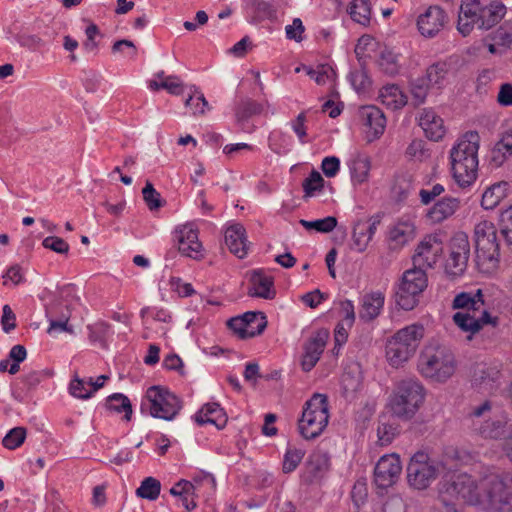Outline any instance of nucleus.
<instances>
[{
	"mask_svg": "<svg viewBox=\"0 0 512 512\" xmlns=\"http://www.w3.org/2000/svg\"><path fill=\"white\" fill-rule=\"evenodd\" d=\"M501 235L508 245H512V205L501 213Z\"/></svg>",
	"mask_w": 512,
	"mask_h": 512,
	"instance_id": "nucleus-57",
	"label": "nucleus"
},
{
	"mask_svg": "<svg viewBox=\"0 0 512 512\" xmlns=\"http://www.w3.org/2000/svg\"><path fill=\"white\" fill-rule=\"evenodd\" d=\"M18 43L29 50L39 51L47 46L48 41L38 35L23 34L18 37Z\"/></svg>",
	"mask_w": 512,
	"mask_h": 512,
	"instance_id": "nucleus-53",
	"label": "nucleus"
},
{
	"mask_svg": "<svg viewBox=\"0 0 512 512\" xmlns=\"http://www.w3.org/2000/svg\"><path fill=\"white\" fill-rule=\"evenodd\" d=\"M424 331L422 324L414 323L394 333L386 343L388 363L394 368L402 367L416 353Z\"/></svg>",
	"mask_w": 512,
	"mask_h": 512,
	"instance_id": "nucleus-4",
	"label": "nucleus"
},
{
	"mask_svg": "<svg viewBox=\"0 0 512 512\" xmlns=\"http://www.w3.org/2000/svg\"><path fill=\"white\" fill-rule=\"evenodd\" d=\"M309 75L319 85H332L335 79V72L329 66H320L310 71Z\"/></svg>",
	"mask_w": 512,
	"mask_h": 512,
	"instance_id": "nucleus-52",
	"label": "nucleus"
},
{
	"mask_svg": "<svg viewBox=\"0 0 512 512\" xmlns=\"http://www.w3.org/2000/svg\"><path fill=\"white\" fill-rule=\"evenodd\" d=\"M425 270L415 266L404 272L396 291V303L403 310L409 311L417 306L420 294L427 287Z\"/></svg>",
	"mask_w": 512,
	"mask_h": 512,
	"instance_id": "nucleus-12",
	"label": "nucleus"
},
{
	"mask_svg": "<svg viewBox=\"0 0 512 512\" xmlns=\"http://www.w3.org/2000/svg\"><path fill=\"white\" fill-rule=\"evenodd\" d=\"M224 238L231 253L240 259L247 255L249 243L243 225L240 223L228 225L225 230Z\"/></svg>",
	"mask_w": 512,
	"mask_h": 512,
	"instance_id": "nucleus-23",
	"label": "nucleus"
},
{
	"mask_svg": "<svg viewBox=\"0 0 512 512\" xmlns=\"http://www.w3.org/2000/svg\"><path fill=\"white\" fill-rule=\"evenodd\" d=\"M331 470V456L322 449L313 450L306 458L301 468L300 484L305 486H320L328 478Z\"/></svg>",
	"mask_w": 512,
	"mask_h": 512,
	"instance_id": "nucleus-13",
	"label": "nucleus"
},
{
	"mask_svg": "<svg viewBox=\"0 0 512 512\" xmlns=\"http://www.w3.org/2000/svg\"><path fill=\"white\" fill-rule=\"evenodd\" d=\"M175 238L181 254L199 259L202 257V243L199 241L198 227L194 222H188L175 229Z\"/></svg>",
	"mask_w": 512,
	"mask_h": 512,
	"instance_id": "nucleus-15",
	"label": "nucleus"
},
{
	"mask_svg": "<svg viewBox=\"0 0 512 512\" xmlns=\"http://www.w3.org/2000/svg\"><path fill=\"white\" fill-rule=\"evenodd\" d=\"M380 224L379 216H372L367 219L357 220L352 228L351 249L363 253L373 239L377 227Z\"/></svg>",
	"mask_w": 512,
	"mask_h": 512,
	"instance_id": "nucleus-19",
	"label": "nucleus"
},
{
	"mask_svg": "<svg viewBox=\"0 0 512 512\" xmlns=\"http://www.w3.org/2000/svg\"><path fill=\"white\" fill-rule=\"evenodd\" d=\"M304 197H314L324 188V179L321 174L313 170L302 183Z\"/></svg>",
	"mask_w": 512,
	"mask_h": 512,
	"instance_id": "nucleus-44",
	"label": "nucleus"
},
{
	"mask_svg": "<svg viewBox=\"0 0 512 512\" xmlns=\"http://www.w3.org/2000/svg\"><path fill=\"white\" fill-rule=\"evenodd\" d=\"M305 449L297 446H288L284 457L282 470L288 474L296 470L305 456Z\"/></svg>",
	"mask_w": 512,
	"mask_h": 512,
	"instance_id": "nucleus-39",
	"label": "nucleus"
},
{
	"mask_svg": "<svg viewBox=\"0 0 512 512\" xmlns=\"http://www.w3.org/2000/svg\"><path fill=\"white\" fill-rule=\"evenodd\" d=\"M89 378L82 379L75 377L69 385V391L72 396L79 399H89L94 394L91 387L88 386Z\"/></svg>",
	"mask_w": 512,
	"mask_h": 512,
	"instance_id": "nucleus-46",
	"label": "nucleus"
},
{
	"mask_svg": "<svg viewBox=\"0 0 512 512\" xmlns=\"http://www.w3.org/2000/svg\"><path fill=\"white\" fill-rule=\"evenodd\" d=\"M182 409L181 400L168 389L149 387L141 401V411L154 418L172 421Z\"/></svg>",
	"mask_w": 512,
	"mask_h": 512,
	"instance_id": "nucleus-8",
	"label": "nucleus"
},
{
	"mask_svg": "<svg viewBox=\"0 0 512 512\" xmlns=\"http://www.w3.org/2000/svg\"><path fill=\"white\" fill-rule=\"evenodd\" d=\"M245 321L244 315L233 317L228 321V326L238 337L242 339L252 338L254 332L247 329V322Z\"/></svg>",
	"mask_w": 512,
	"mask_h": 512,
	"instance_id": "nucleus-56",
	"label": "nucleus"
},
{
	"mask_svg": "<svg viewBox=\"0 0 512 512\" xmlns=\"http://www.w3.org/2000/svg\"><path fill=\"white\" fill-rule=\"evenodd\" d=\"M402 55L392 48L385 47L381 50L378 64L380 69L389 76L397 75L401 70Z\"/></svg>",
	"mask_w": 512,
	"mask_h": 512,
	"instance_id": "nucleus-36",
	"label": "nucleus"
},
{
	"mask_svg": "<svg viewBox=\"0 0 512 512\" xmlns=\"http://www.w3.org/2000/svg\"><path fill=\"white\" fill-rule=\"evenodd\" d=\"M185 106L191 109L193 115H201L208 109V102L203 93L194 89L193 93L185 100Z\"/></svg>",
	"mask_w": 512,
	"mask_h": 512,
	"instance_id": "nucleus-47",
	"label": "nucleus"
},
{
	"mask_svg": "<svg viewBox=\"0 0 512 512\" xmlns=\"http://www.w3.org/2000/svg\"><path fill=\"white\" fill-rule=\"evenodd\" d=\"M194 420L199 425L213 424L221 429L227 423V416L224 409L216 402L206 403L194 415Z\"/></svg>",
	"mask_w": 512,
	"mask_h": 512,
	"instance_id": "nucleus-29",
	"label": "nucleus"
},
{
	"mask_svg": "<svg viewBox=\"0 0 512 512\" xmlns=\"http://www.w3.org/2000/svg\"><path fill=\"white\" fill-rule=\"evenodd\" d=\"M329 403L325 394L314 393L308 399L298 420V431L305 440L318 438L329 423Z\"/></svg>",
	"mask_w": 512,
	"mask_h": 512,
	"instance_id": "nucleus-6",
	"label": "nucleus"
},
{
	"mask_svg": "<svg viewBox=\"0 0 512 512\" xmlns=\"http://www.w3.org/2000/svg\"><path fill=\"white\" fill-rule=\"evenodd\" d=\"M512 156V127L501 132L499 140L493 145L487 155L491 168L501 167Z\"/></svg>",
	"mask_w": 512,
	"mask_h": 512,
	"instance_id": "nucleus-22",
	"label": "nucleus"
},
{
	"mask_svg": "<svg viewBox=\"0 0 512 512\" xmlns=\"http://www.w3.org/2000/svg\"><path fill=\"white\" fill-rule=\"evenodd\" d=\"M424 397L423 385L417 380L407 379L398 383L389 405L397 417L410 418L417 412Z\"/></svg>",
	"mask_w": 512,
	"mask_h": 512,
	"instance_id": "nucleus-9",
	"label": "nucleus"
},
{
	"mask_svg": "<svg viewBox=\"0 0 512 512\" xmlns=\"http://www.w3.org/2000/svg\"><path fill=\"white\" fill-rule=\"evenodd\" d=\"M379 99L387 108L396 110L402 108L407 103V97L396 84L383 86L379 92Z\"/></svg>",
	"mask_w": 512,
	"mask_h": 512,
	"instance_id": "nucleus-32",
	"label": "nucleus"
},
{
	"mask_svg": "<svg viewBox=\"0 0 512 512\" xmlns=\"http://www.w3.org/2000/svg\"><path fill=\"white\" fill-rule=\"evenodd\" d=\"M446 469L443 461L432 460L425 452L418 451L407 466V480L414 489L424 490Z\"/></svg>",
	"mask_w": 512,
	"mask_h": 512,
	"instance_id": "nucleus-11",
	"label": "nucleus"
},
{
	"mask_svg": "<svg viewBox=\"0 0 512 512\" xmlns=\"http://www.w3.org/2000/svg\"><path fill=\"white\" fill-rule=\"evenodd\" d=\"M487 3L486 0H461L458 16V31L467 36L473 30V22L476 21V13Z\"/></svg>",
	"mask_w": 512,
	"mask_h": 512,
	"instance_id": "nucleus-26",
	"label": "nucleus"
},
{
	"mask_svg": "<svg viewBox=\"0 0 512 512\" xmlns=\"http://www.w3.org/2000/svg\"><path fill=\"white\" fill-rule=\"evenodd\" d=\"M329 332L326 329H319L312 333L303 346V354L301 360L302 369L306 372L312 370L319 361L327 341Z\"/></svg>",
	"mask_w": 512,
	"mask_h": 512,
	"instance_id": "nucleus-18",
	"label": "nucleus"
},
{
	"mask_svg": "<svg viewBox=\"0 0 512 512\" xmlns=\"http://www.w3.org/2000/svg\"><path fill=\"white\" fill-rule=\"evenodd\" d=\"M456 370L454 354L445 346H427L418 360V371L426 379L444 383Z\"/></svg>",
	"mask_w": 512,
	"mask_h": 512,
	"instance_id": "nucleus-5",
	"label": "nucleus"
},
{
	"mask_svg": "<svg viewBox=\"0 0 512 512\" xmlns=\"http://www.w3.org/2000/svg\"><path fill=\"white\" fill-rule=\"evenodd\" d=\"M1 326L5 333H10L16 328V315L9 305L3 306Z\"/></svg>",
	"mask_w": 512,
	"mask_h": 512,
	"instance_id": "nucleus-62",
	"label": "nucleus"
},
{
	"mask_svg": "<svg viewBox=\"0 0 512 512\" xmlns=\"http://www.w3.org/2000/svg\"><path fill=\"white\" fill-rule=\"evenodd\" d=\"M106 407L107 409L117 413L124 412L125 419L130 420L132 407L130 400L125 395L121 393L112 394L106 400Z\"/></svg>",
	"mask_w": 512,
	"mask_h": 512,
	"instance_id": "nucleus-40",
	"label": "nucleus"
},
{
	"mask_svg": "<svg viewBox=\"0 0 512 512\" xmlns=\"http://www.w3.org/2000/svg\"><path fill=\"white\" fill-rule=\"evenodd\" d=\"M506 13V7L502 3H486L478 13L476 21L473 22V28L490 29L501 21Z\"/></svg>",
	"mask_w": 512,
	"mask_h": 512,
	"instance_id": "nucleus-28",
	"label": "nucleus"
},
{
	"mask_svg": "<svg viewBox=\"0 0 512 512\" xmlns=\"http://www.w3.org/2000/svg\"><path fill=\"white\" fill-rule=\"evenodd\" d=\"M340 314L342 316L343 325L352 327L355 321L354 304L351 300H344L340 302Z\"/></svg>",
	"mask_w": 512,
	"mask_h": 512,
	"instance_id": "nucleus-61",
	"label": "nucleus"
},
{
	"mask_svg": "<svg viewBox=\"0 0 512 512\" xmlns=\"http://www.w3.org/2000/svg\"><path fill=\"white\" fill-rule=\"evenodd\" d=\"M269 148L277 154H285L290 150L291 137L279 130H274L268 138Z\"/></svg>",
	"mask_w": 512,
	"mask_h": 512,
	"instance_id": "nucleus-41",
	"label": "nucleus"
},
{
	"mask_svg": "<svg viewBox=\"0 0 512 512\" xmlns=\"http://www.w3.org/2000/svg\"><path fill=\"white\" fill-rule=\"evenodd\" d=\"M418 120L420 127L430 140L439 141L444 137L446 133L444 121L433 109H423Z\"/></svg>",
	"mask_w": 512,
	"mask_h": 512,
	"instance_id": "nucleus-27",
	"label": "nucleus"
},
{
	"mask_svg": "<svg viewBox=\"0 0 512 512\" xmlns=\"http://www.w3.org/2000/svg\"><path fill=\"white\" fill-rule=\"evenodd\" d=\"M305 27L300 18H294L292 24L285 27V34L287 39L301 42L303 40V33Z\"/></svg>",
	"mask_w": 512,
	"mask_h": 512,
	"instance_id": "nucleus-59",
	"label": "nucleus"
},
{
	"mask_svg": "<svg viewBox=\"0 0 512 512\" xmlns=\"http://www.w3.org/2000/svg\"><path fill=\"white\" fill-rule=\"evenodd\" d=\"M476 262L484 272L494 270L499 262L500 248L495 225L487 220L480 221L474 228Z\"/></svg>",
	"mask_w": 512,
	"mask_h": 512,
	"instance_id": "nucleus-7",
	"label": "nucleus"
},
{
	"mask_svg": "<svg viewBox=\"0 0 512 512\" xmlns=\"http://www.w3.org/2000/svg\"><path fill=\"white\" fill-rule=\"evenodd\" d=\"M300 224L306 230H315L320 233H329L333 231L337 226V219L334 216H327L325 218L316 219L313 221L301 219Z\"/></svg>",
	"mask_w": 512,
	"mask_h": 512,
	"instance_id": "nucleus-43",
	"label": "nucleus"
},
{
	"mask_svg": "<svg viewBox=\"0 0 512 512\" xmlns=\"http://www.w3.org/2000/svg\"><path fill=\"white\" fill-rule=\"evenodd\" d=\"M385 297L381 292L366 294L361 300L359 317L364 321H371L377 318L384 306Z\"/></svg>",
	"mask_w": 512,
	"mask_h": 512,
	"instance_id": "nucleus-31",
	"label": "nucleus"
},
{
	"mask_svg": "<svg viewBox=\"0 0 512 512\" xmlns=\"http://www.w3.org/2000/svg\"><path fill=\"white\" fill-rule=\"evenodd\" d=\"M359 116L363 125L367 128L366 132L370 141L383 134L386 127V118L378 107L374 105L363 106L359 110Z\"/></svg>",
	"mask_w": 512,
	"mask_h": 512,
	"instance_id": "nucleus-21",
	"label": "nucleus"
},
{
	"mask_svg": "<svg viewBox=\"0 0 512 512\" xmlns=\"http://www.w3.org/2000/svg\"><path fill=\"white\" fill-rule=\"evenodd\" d=\"M321 169L326 177H335L340 169V160L335 156H328L322 160Z\"/></svg>",
	"mask_w": 512,
	"mask_h": 512,
	"instance_id": "nucleus-60",
	"label": "nucleus"
},
{
	"mask_svg": "<svg viewBox=\"0 0 512 512\" xmlns=\"http://www.w3.org/2000/svg\"><path fill=\"white\" fill-rule=\"evenodd\" d=\"M42 245L46 249H50L59 254H66L69 251V245L62 238L56 236H48L46 237Z\"/></svg>",
	"mask_w": 512,
	"mask_h": 512,
	"instance_id": "nucleus-58",
	"label": "nucleus"
},
{
	"mask_svg": "<svg viewBox=\"0 0 512 512\" xmlns=\"http://www.w3.org/2000/svg\"><path fill=\"white\" fill-rule=\"evenodd\" d=\"M439 499L455 510L458 503L486 512L512 511V471L483 466L476 474H446L439 483Z\"/></svg>",
	"mask_w": 512,
	"mask_h": 512,
	"instance_id": "nucleus-1",
	"label": "nucleus"
},
{
	"mask_svg": "<svg viewBox=\"0 0 512 512\" xmlns=\"http://www.w3.org/2000/svg\"><path fill=\"white\" fill-rule=\"evenodd\" d=\"M262 105L253 101H243L236 110V116L239 121L248 119L253 115L260 114L262 112Z\"/></svg>",
	"mask_w": 512,
	"mask_h": 512,
	"instance_id": "nucleus-51",
	"label": "nucleus"
},
{
	"mask_svg": "<svg viewBox=\"0 0 512 512\" xmlns=\"http://www.w3.org/2000/svg\"><path fill=\"white\" fill-rule=\"evenodd\" d=\"M445 191L441 184H435L430 189H421L419 191L420 201L424 205L431 203L436 197L440 196Z\"/></svg>",
	"mask_w": 512,
	"mask_h": 512,
	"instance_id": "nucleus-63",
	"label": "nucleus"
},
{
	"mask_svg": "<svg viewBox=\"0 0 512 512\" xmlns=\"http://www.w3.org/2000/svg\"><path fill=\"white\" fill-rule=\"evenodd\" d=\"M480 136L467 131L459 137L449 151L451 173L456 184L465 189L473 185L478 176Z\"/></svg>",
	"mask_w": 512,
	"mask_h": 512,
	"instance_id": "nucleus-3",
	"label": "nucleus"
},
{
	"mask_svg": "<svg viewBox=\"0 0 512 512\" xmlns=\"http://www.w3.org/2000/svg\"><path fill=\"white\" fill-rule=\"evenodd\" d=\"M470 244L465 232H456L450 240V254L446 261V270L450 275H461L468 263Z\"/></svg>",
	"mask_w": 512,
	"mask_h": 512,
	"instance_id": "nucleus-14",
	"label": "nucleus"
},
{
	"mask_svg": "<svg viewBox=\"0 0 512 512\" xmlns=\"http://www.w3.org/2000/svg\"><path fill=\"white\" fill-rule=\"evenodd\" d=\"M348 12L356 23L367 26L371 19V4L369 0H353L350 3Z\"/></svg>",
	"mask_w": 512,
	"mask_h": 512,
	"instance_id": "nucleus-38",
	"label": "nucleus"
},
{
	"mask_svg": "<svg viewBox=\"0 0 512 512\" xmlns=\"http://www.w3.org/2000/svg\"><path fill=\"white\" fill-rule=\"evenodd\" d=\"M512 44V24L505 22L490 36V41L485 39L484 45L491 54H502Z\"/></svg>",
	"mask_w": 512,
	"mask_h": 512,
	"instance_id": "nucleus-30",
	"label": "nucleus"
},
{
	"mask_svg": "<svg viewBox=\"0 0 512 512\" xmlns=\"http://www.w3.org/2000/svg\"><path fill=\"white\" fill-rule=\"evenodd\" d=\"M155 77L156 79L151 80L148 85L151 90L157 91L164 89L174 95L182 93L183 85L178 77L172 75L165 76L164 72L157 73Z\"/></svg>",
	"mask_w": 512,
	"mask_h": 512,
	"instance_id": "nucleus-37",
	"label": "nucleus"
},
{
	"mask_svg": "<svg viewBox=\"0 0 512 512\" xmlns=\"http://www.w3.org/2000/svg\"><path fill=\"white\" fill-rule=\"evenodd\" d=\"M452 308L459 310L452 317L454 324L468 334V339H471L485 325L497 324V318L492 317L486 307V295L483 289L458 293L453 299Z\"/></svg>",
	"mask_w": 512,
	"mask_h": 512,
	"instance_id": "nucleus-2",
	"label": "nucleus"
},
{
	"mask_svg": "<svg viewBox=\"0 0 512 512\" xmlns=\"http://www.w3.org/2000/svg\"><path fill=\"white\" fill-rule=\"evenodd\" d=\"M402 470L397 454L383 455L374 469V482L378 488L386 489L398 480Z\"/></svg>",
	"mask_w": 512,
	"mask_h": 512,
	"instance_id": "nucleus-16",
	"label": "nucleus"
},
{
	"mask_svg": "<svg viewBox=\"0 0 512 512\" xmlns=\"http://www.w3.org/2000/svg\"><path fill=\"white\" fill-rule=\"evenodd\" d=\"M497 102L504 107L512 106V84L504 83L500 86Z\"/></svg>",
	"mask_w": 512,
	"mask_h": 512,
	"instance_id": "nucleus-64",
	"label": "nucleus"
},
{
	"mask_svg": "<svg viewBox=\"0 0 512 512\" xmlns=\"http://www.w3.org/2000/svg\"><path fill=\"white\" fill-rule=\"evenodd\" d=\"M469 419L472 431L484 439L498 440L506 437L507 420L493 411L490 401L475 407Z\"/></svg>",
	"mask_w": 512,
	"mask_h": 512,
	"instance_id": "nucleus-10",
	"label": "nucleus"
},
{
	"mask_svg": "<svg viewBox=\"0 0 512 512\" xmlns=\"http://www.w3.org/2000/svg\"><path fill=\"white\" fill-rule=\"evenodd\" d=\"M446 65L443 63H436L431 65L426 72L425 78L421 79L420 82H424L426 86H440L442 85L446 76Z\"/></svg>",
	"mask_w": 512,
	"mask_h": 512,
	"instance_id": "nucleus-45",
	"label": "nucleus"
},
{
	"mask_svg": "<svg viewBox=\"0 0 512 512\" xmlns=\"http://www.w3.org/2000/svg\"><path fill=\"white\" fill-rule=\"evenodd\" d=\"M509 189L510 184L506 181L494 183L484 191L481 206L485 210L494 209L507 196Z\"/></svg>",
	"mask_w": 512,
	"mask_h": 512,
	"instance_id": "nucleus-33",
	"label": "nucleus"
},
{
	"mask_svg": "<svg viewBox=\"0 0 512 512\" xmlns=\"http://www.w3.org/2000/svg\"><path fill=\"white\" fill-rule=\"evenodd\" d=\"M461 206L458 198L446 196L437 201L426 213L428 221L439 224L452 217Z\"/></svg>",
	"mask_w": 512,
	"mask_h": 512,
	"instance_id": "nucleus-25",
	"label": "nucleus"
},
{
	"mask_svg": "<svg viewBox=\"0 0 512 512\" xmlns=\"http://www.w3.org/2000/svg\"><path fill=\"white\" fill-rule=\"evenodd\" d=\"M244 319L247 320V329L252 330L253 337L261 334L266 327V318L261 312H246L243 314Z\"/></svg>",
	"mask_w": 512,
	"mask_h": 512,
	"instance_id": "nucleus-49",
	"label": "nucleus"
},
{
	"mask_svg": "<svg viewBox=\"0 0 512 512\" xmlns=\"http://www.w3.org/2000/svg\"><path fill=\"white\" fill-rule=\"evenodd\" d=\"M26 438V430L23 427L11 429L3 438L2 444L5 448L14 450L20 447Z\"/></svg>",
	"mask_w": 512,
	"mask_h": 512,
	"instance_id": "nucleus-48",
	"label": "nucleus"
},
{
	"mask_svg": "<svg viewBox=\"0 0 512 512\" xmlns=\"http://www.w3.org/2000/svg\"><path fill=\"white\" fill-rule=\"evenodd\" d=\"M143 199L150 210L159 209L162 206L161 195L150 182H147L142 190Z\"/></svg>",
	"mask_w": 512,
	"mask_h": 512,
	"instance_id": "nucleus-54",
	"label": "nucleus"
},
{
	"mask_svg": "<svg viewBox=\"0 0 512 512\" xmlns=\"http://www.w3.org/2000/svg\"><path fill=\"white\" fill-rule=\"evenodd\" d=\"M272 278L260 271H254L251 276L249 294L256 297L270 299L274 296Z\"/></svg>",
	"mask_w": 512,
	"mask_h": 512,
	"instance_id": "nucleus-34",
	"label": "nucleus"
},
{
	"mask_svg": "<svg viewBox=\"0 0 512 512\" xmlns=\"http://www.w3.org/2000/svg\"><path fill=\"white\" fill-rule=\"evenodd\" d=\"M397 434V428L393 424L380 422L377 428L378 442L382 446L389 445Z\"/></svg>",
	"mask_w": 512,
	"mask_h": 512,
	"instance_id": "nucleus-55",
	"label": "nucleus"
},
{
	"mask_svg": "<svg viewBox=\"0 0 512 512\" xmlns=\"http://www.w3.org/2000/svg\"><path fill=\"white\" fill-rule=\"evenodd\" d=\"M416 233L415 223L408 218L399 219L388 232V240L393 249H398L414 239Z\"/></svg>",
	"mask_w": 512,
	"mask_h": 512,
	"instance_id": "nucleus-24",
	"label": "nucleus"
},
{
	"mask_svg": "<svg viewBox=\"0 0 512 512\" xmlns=\"http://www.w3.org/2000/svg\"><path fill=\"white\" fill-rule=\"evenodd\" d=\"M447 23V15L445 11L437 6H429L417 18V29L425 38L436 37Z\"/></svg>",
	"mask_w": 512,
	"mask_h": 512,
	"instance_id": "nucleus-17",
	"label": "nucleus"
},
{
	"mask_svg": "<svg viewBox=\"0 0 512 512\" xmlns=\"http://www.w3.org/2000/svg\"><path fill=\"white\" fill-rule=\"evenodd\" d=\"M442 253V243L436 235L426 236L417 246L413 264L425 270L431 268Z\"/></svg>",
	"mask_w": 512,
	"mask_h": 512,
	"instance_id": "nucleus-20",
	"label": "nucleus"
},
{
	"mask_svg": "<svg viewBox=\"0 0 512 512\" xmlns=\"http://www.w3.org/2000/svg\"><path fill=\"white\" fill-rule=\"evenodd\" d=\"M161 484L153 478H145L136 490V495L143 499L156 500L160 494Z\"/></svg>",
	"mask_w": 512,
	"mask_h": 512,
	"instance_id": "nucleus-42",
	"label": "nucleus"
},
{
	"mask_svg": "<svg viewBox=\"0 0 512 512\" xmlns=\"http://www.w3.org/2000/svg\"><path fill=\"white\" fill-rule=\"evenodd\" d=\"M406 157L414 161H423L429 156L428 150L425 148V142L421 139H414L406 149Z\"/></svg>",
	"mask_w": 512,
	"mask_h": 512,
	"instance_id": "nucleus-50",
	"label": "nucleus"
},
{
	"mask_svg": "<svg viewBox=\"0 0 512 512\" xmlns=\"http://www.w3.org/2000/svg\"><path fill=\"white\" fill-rule=\"evenodd\" d=\"M348 167L353 184L361 185L368 181L371 162L368 157L357 155L349 160Z\"/></svg>",
	"mask_w": 512,
	"mask_h": 512,
	"instance_id": "nucleus-35",
	"label": "nucleus"
}]
</instances>
